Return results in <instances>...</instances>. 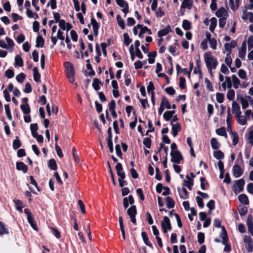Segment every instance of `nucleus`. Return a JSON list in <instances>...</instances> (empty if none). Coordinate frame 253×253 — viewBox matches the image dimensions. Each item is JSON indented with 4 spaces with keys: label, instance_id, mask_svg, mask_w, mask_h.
<instances>
[{
    "label": "nucleus",
    "instance_id": "bb28decb",
    "mask_svg": "<svg viewBox=\"0 0 253 253\" xmlns=\"http://www.w3.org/2000/svg\"><path fill=\"white\" fill-rule=\"evenodd\" d=\"M23 65V62L22 58L21 57L20 55H17L15 57V63L14 66L16 67L17 66L19 67H22Z\"/></svg>",
    "mask_w": 253,
    "mask_h": 253
},
{
    "label": "nucleus",
    "instance_id": "4be33fe9",
    "mask_svg": "<svg viewBox=\"0 0 253 253\" xmlns=\"http://www.w3.org/2000/svg\"><path fill=\"white\" fill-rule=\"evenodd\" d=\"M48 167L51 170H56L57 169L56 162L54 159H50L48 161Z\"/></svg>",
    "mask_w": 253,
    "mask_h": 253
},
{
    "label": "nucleus",
    "instance_id": "f704fd0d",
    "mask_svg": "<svg viewBox=\"0 0 253 253\" xmlns=\"http://www.w3.org/2000/svg\"><path fill=\"white\" fill-rule=\"evenodd\" d=\"M9 232L5 225L1 221H0V235L1 236L3 234H8Z\"/></svg>",
    "mask_w": 253,
    "mask_h": 253
},
{
    "label": "nucleus",
    "instance_id": "774afa93",
    "mask_svg": "<svg viewBox=\"0 0 253 253\" xmlns=\"http://www.w3.org/2000/svg\"><path fill=\"white\" fill-rule=\"evenodd\" d=\"M196 200L199 207L201 208H203L204 206L203 201L201 197L197 196L196 198Z\"/></svg>",
    "mask_w": 253,
    "mask_h": 253
},
{
    "label": "nucleus",
    "instance_id": "e2e57ef3",
    "mask_svg": "<svg viewBox=\"0 0 253 253\" xmlns=\"http://www.w3.org/2000/svg\"><path fill=\"white\" fill-rule=\"evenodd\" d=\"M24 92L26 93H29L32 92V87L29 83H27L25 84V87L24 89Z\"/></svg>",
    "mask_w": 253,
    "mask_h": 253
},
{
    "label": "nucleus",
    "instance_id": "1a4fd4ad",
    "mask_svg": "<svg viewBox=\"0 0 253 253\" xmlns=\"http://www.w3.org/2000/svg\"><path fill=\"white\" fill-rule=\"evenodd\" d=\"M91 24L92 25V28L94 34L97 36L98 34V29L99 26L96 20L93 17L91 18Z\"/></svg>",
    "mask_w": 253,
    "mask_h": 253
},
{
    "label": "nucleus",
    "instance_id": "338daca9",
    "mask_svg": "<svg viewBox=\"0 0 253 253\" xmlns=\"http://www.w3.org/2000/svg\"><path fill=\"white\" fill-rule=\"evenodd\" d=\"M248 44L249 50L253 48V36H250L248 40Z\"/></svg>",
    "mask_w": 253,
    "mask_h": 253
},
{
    "label": "nucleus",
    "instance_id": "cd10ccee",
    "mask_svg": "<svg viewBox=\"0 0 253 253\" xmlns=\"http://www.w3.org/2000/svg\"><path fill=\"white\" fill-rule=\"evenodd\" d=\"M232 80L233 84V87L237 89L238 88L239 85L240 84V81L235 75L232 76Z\"/></svg>",
    "mask_w": 253,
    "mask_h": 253
},
{
    "label": "nucleus",
    "instance_id": "79ce46f5",
    "mask_svg": "<svg viewBox=\"0 0 253 253\" xmlns=\"http://www.w3.org/2000/svg\"><path fill=\"white\" fill-rule=\"evenodd\" d=\"M176 69L177 71V74H179L180 72H181L184 75L187 74L188 75L189 72H188V70L186 68L182 69L178 64H177L176 65Z\"/></svg>",
    "mask_w": 253,
    "mask_h": 253
},
{
    "label": "nucleus",
    "instance_id": "7ed1b4c3",
    "mask_svg": "<svg viewBox=\"0 0 253 253\" xmlns=\"http://www.w3.org/2000/svg\"><path fill=\"white\" fill-rule=\"evenodd\" d=\"M170 155L171 156V162L176 164H179L183 159L181 153L178 151H171Z\"/></svg>",
    "mask_w": 253,
    "mask_h": 253
},
{
    "label": "nucleus",
    "instance_id": "052dcab7",
    "mask_svg": "<svg viewBox=\"0 0 253 253\" xmlns=\"http://www.w3.org/2000/svg\"><path fill=\"white\" fill-rule=\"evenodd\" d=\"M207 207L211 211L215 208V202L213 200H211L207 204Z\"/></svg>",
    "mask_w": 253,
    "mask_h": 253
},
{
    "label": "nucleus",
    "instance_id": "a18cd8bd",
    "mask_svg": "<svg viewBox=\"0 0 253 253\" xmlns=\"http://www.w3.org/2000/svg\"><path fill=\"white\" fill-rule=\"evenodd\" d=\"M117 4L121 7H128V3L124 0H116Z\"/></svg>",
    "mask_w": 253,
    "mask_h": 253
},
{
    "label": "nucleus",
    "instance_id": "20e7f679",
    "mask_svg": "<svg viewBox=\"0 0 253 253\" xmlns=\"http://www.w3.org/2000/svg\"><path fill=\"white\" fill-rule=\"evenodd\" d=\"M246 248L248 253L253 252V240L252 238L249 236L246 235L244 238Z\"/></svg>",
    "mask_w": 253,
    "mask_h": 253
},
{
    "label": "nucleus",
    "instance_id": "864d4df0",
    "mask_svg": "<svg viewBox=\"0 0 253 253\" xmlns=\"http://www.w3.org/2000/svg\"><path fill=\"white\" fill-rule=\"evenodd\" d=\"M148 126L149 127V129L147 130L146 134H145L146 135H148V133L149 132H153L155 130V128L153 126L151 121L150 120L148 121Z\"/></svg>",
    "mask_w": 253,
    "mask_h": 253
},
{
    "label": "nucleus",
    "instance_id": "37998d69",
    "mask_svg": "<svg viewBox=\"0 0 253 253\" xmlns=\"http://www.w3.org/2000/svg\"><path fill=\"white\" fill-rule=\"evenodd\" d=\"M227 97L229 100H233L235 97V91L233 89H230L227 93Z\"/></svg>",
    "mask_w": 253,
    "mask_h": 253
},
{
    "label": "nucleus",
    "instance_id": "9b49d317",
    "mask_svg": "<svg viewBox=\"0 0 253 253\" xmlns=\"http://www.w3.org/2000/svg\"><path fill=\"white\" fill-rule=\"evenodd\" d=\"M16 167L17 170H21L23 173H26L28 170V167L22 162H18L16 163Z\"/></svg>",
    "mask_w": 253,
    "mask_h": 253
},
{
    "label": "nucleus",
    "instance_id": "bf43d9fd",
    "mask_svg": "<svg viewBox=\"0 0 253 253\" xmlns=\"http://www.w3.org/2000/svg\"><path fill=\"white\" fill-rule=\"evenodd\" d=\"M5 75L9 79L12 78L14 75V71L12 70L9 69L5 71Z\"/></svg>",
    "mask_w": 253,
    "mask_h": 253
},
{
    "label": "nucleus",
    "instance_id": "39448f33",
    "mask_svg": "<svg viewBox=\"0 0 253 253\" xmlns=\"http://www.w3.org/2000/svg\"><path fill=\"white\" fill-rule=\"evenodd\" d=\"M233 174L236 178L240 177L244 172V169L238 165L235 164L233 166L232 168Z\"/></svg>",
    "mask_w": 253,
    "mask_h": 253
},
{
    "label": "nucleus",
    "instance_id": "c85d7f7f",
    "mask_svg": "<svg viewBox=\"0 0 253 253\" xmlns=\"http://www.w3.org/2000/svg\"><path fill=\"white\" fill-rule=\"evenodd\" d=\"M211 25L209 27V30L211 32H213L216 26L217 20L215 17H212L211 19Z\"/></svg>",
    "mask_w": 253,
    "mask_h": 253
},
{
    "label": "nucleus",
    "instance_id": "5fc2aeb1",
    "mask_svg": "<svg viewBox=\"0 0 253 253\" xmlns=\"http://www.w3.org/2000/svg\"><path fill=\"white\" fill-rule=\"evenodd\" d=\"M225 62L227 64V65L229 67H230L232 62V58L230 56V54L227 53L226 55V57L225 59Z\"/></svg>",
    "mask_w": 253,
    "mask_h": 253
},
{
    "label": "nucleus",
    "instance_id": "13d9d810",
    "mask_svg": "<svg viewBox=\"0 0 253 253\" xmlns=\"http://www.w3.org/2000/svg\"><path fill=\"white\" fill-rule=\"evenodd\" d=\"M232 137H233V141H232V144L234 146H235L239 141V136L237 132L233 133Z\"/></svg>",
    "mask_w": 253,
    "mask_h": 253
},
{
    "label": "nucleus",
    "instance_id": "4c0bfd02",
    "mask_svg": "<svg viewBox=\"0 0 253 253\" xmlns=\"http://www.w3.org/2000/svg\"><path fill=\"white\" fill-rule=\"evenodd\" d=\"M117 20L119 26L121 27V28L123 30L125 29V25L124 20L121 18V16L120 15H118L117 16Z\"/></svg>",
    "mask_w": 253,
    "mask_h": 253
},
{
    "label": "nucleus",
    "instance_id": "9d476101",
    "mask_svg": "<svg viewBox=\"0 0 253 253\" xmlns=\"http://www.w3.org/2000/svg\"><path fill=\"white\" fill-rule=\"evenodd\" d=\"M172 126V134L174 137H175L179 131L181 130L180 125L179 123H177L176 124L171 123Z\"/></svg>",
    "mask_w": 253,
    "mask_h": 253
},
{
    "label": "nucleus",
    "instance_id": "423d86ee",
    "mask_svg": "<svg viewBox=\"0 0 253 253\" xmlns=\"http://www.w3.org/2000/svg\"><path fill=\"white\" fill-rule=\"evenodd\" d=\"M232 111L235 114L236 117H238L242 114L239 105L235 101H233L232 103Z\"/></svg>",
    "mask_w": 253,
    "mask_h": 253
},
{
    "label": "nucleus",
    "instance_id": "6e6552de",
    "mask_svg": "<svg viewBox=\"0 0 253 253\" xmlns=\"http://www.w3.org/2000/svg\"><path fill=\"white\" fill-rule=\"evenodd\" d=\"M220 237L222 239V244L226 245L228 241V238L226 230L224 226L221 227V232L220 234Z\"/></svg>",
    "mask_w": 253,
    "mask_h": 253
},
{
    "label": "nucleus",
    "instance_id": "6e6d98bb",
    "mask_svg": "<svg viewBox=\"0 0 253 253\" xmlns=\"http://www.w3.org/2000/svg\"><path fill=\"white\" fill-rule=\"evenodd\" d=\"M161 103H163V106L164 107V106H165V107L167 109H170L171 108V106H170V103H169L168 99L164 96L163 97V100H162Z\"/></svg>",
    "mask_w": 253,
    "mask_h": 253
},
{
    "label": "nucleus",
    "instance_id": "49530a36",
    "mask_svg": "<svg viewBox=\"0 0 253 253\" xmlns=\"http://www.w3.org/2000/svg\"><path fill=\"white\" fill-rule=\"evenodd\" d=\"M4 108H5V113H6V116H7V118L9 120H11L12 119V115H11V113H10V110L9 105L8 104H5L4 105Z\"/></svg>",
    "mask_w": 253,
    "mask_h": 253
},
{
    "label": "nucleus",
    "instance_id": "7c9ffc66",
    "mask_svg": "<svg viewBox=\"0 0 253 253\" xmlns=\"http://www.w3.org/2000/svg\"><path fill=\"white\" fill-rule=\"evenodd\" d=\"M119 224H120V227L121 228V232L122 234V237H123V238L125 240L126 239L125 232V230H124V223H123V217L122 216L119 217Z\"/></svg>",
    "mask_w": 253,
    "mask_h": 253
},
{
    "label": "nucleus",
    "instance_id": "dca6fc26",
    "mask_svg": "<svg viewBox=\"0 0 253 253\" xmlns=\"http://www.w3.org/2000/svg\"><path fill=\"white\" fill-rule=\"evenodd\" d=\"M44 40L41 35H38L36 38V47H42L44 45Z\"/></svg>",
    "mask_w": 253,
    "mask_h": 253
},
{
    "label": "nucleus",
    "instance_id": "0eeeda50",
    "mask_svg": "<svg viewBox=\"0 0 253 253\" xmlns=\"http://www.w3.org/2000/svg\"><path fill=\"white\" fill-rule=\"evenodd\" d=\"M246 53V41H243L241 47L239 50V56L242 59H244Z\"/></svg>",
    "mask_w": 253,
    "mask_h": 253
},
{
    "label": "nucleus",
    "instance_id": "a211bd4d",
    "mask_svg": "<svg viewBox=\"0 0 253 253\" xmlns=\"http://www.w3.org/2000/svg\"><path fill=\"white\" fill-rule=\"evenodd\" d=\"M227 11L223 7L219 8L215 12V15L219 18L221 17L223 15L227 16Z\"/></svg>",
    "mask_w": 253,
    "mask_h": 253
},
{
    "label": "nucleus",
    "instance_id": "473e14b6",
    "mask_svg": "<svg viewBox=\"0 0 253 253\" xmlns=\"http://www.w3.org/2000/svg\"><path fill=\"white\" fill-rule=\"evenodd\" d=\"M182 26L185 30H189L192 28L191 23L186 19L183 20Z\"/></svg>",
    "mask_w": 253,
    "mask_h": 253
},
{
    "label": "nucleus",
    "instance_id": "4468645a",
    "mask_svg": "<svg viewBox=\"0 0 253 253\" xmlns=\"http://www.w3.org/2000/svg\"><path fill=\"white\" fill-rule=\"evenodd\" d=\"M141 236H142V239H143V240L144 243L148 247L153 249V245L151 243V242L149 241V239L147 236V233L145 232H142L141 233Z\"/></svg>",
    "mask_w": 253,
    "mask_h": 253
},
{
    "label": "nucleus",
    "instance_id": "680f3d73",
    "mask_svg": "<svg viewBox=\"0 0 253 253\" xmlns=\"http://www.w3.org/2000/svg\"><path fill=\"white\" fill-rule=\"evenodd\" d=\"M238 76L242 79H246L247 78L246 71L243 69H240L238 72Z\"/></svg>",
    "mask_w": 253,
    "mask_h": 253
},
{
    "label": "nucleus",
    "instance_id": "2eb2a0df",
    "mask_svg": "<svg viewBox=\"0 0 253 253\" xmlns=\"http://www.w3.org/2000/svg\"><path fill=\"white\" fill-rule=\"evenodd\" d=\"M127 213L129 217L136 216L137 214V210L135 206H131L127 210Z\"/></svg>",
    "mask_w": 253,
    "mask_h": 253
},
{
    "label": "nucleus",
    "instance_id": "0e129e2a",
    "mask_svg": "<svg viewBox=\"0 0 253 253\" xmlns=\"http://www.w3.org/2000/svg\"><path fill=\"white\" fill-rule=\"evenodd\" d=\"M210 46L213 49H215L216 48L217 42L215 39L212 38V40L209 41Z\"/></svg>",
    "mask_w": 253,
    "mask_h": 253
},
{
    "label": "nucleus",
    "instance_id": "ddd939ff",
    "mask_svg": "<svg viewBox=\"0 0 253 253\" xmlns=\"http://www.w3.org/2000/svg\"><path fill=\"white\" fill-rule=\"evenodd\" d=\"M103 83H102L98 78H94L93 80L92 87L96 91H98L100 86V85H103Z\"/></svg>",
    "mask_w": 253,
    "mask_h": 253
},
{
    "label": "nucleus",
    "instance_id": "6ab92c4d",
    "mask_svg": "<svg viewBox=\"0 0 253 253\" xmlns=\"http://www.w3.org/2000/svg\"><path fill=\"white\" fill-rule=\"evenodd\" d=\"M211 148L213 150H216L220 147V144L218 142L217 139L215 138H212L211 140Z\"/></svg>",
    "mask_w": 253,
    "mask_h": 253
},
{
    "label": "nucleus",
    "instance_id": "5701e85b",
    "mask_svg": "<svg viewBox=\"0 0 253 253\" xmlns=\"http://www.w3.org/2000/svg\"><path fill=\"white\" fill-rule=\"evenodd\" d=\"M20 108L24 114H29L31 112V109L28 104H21Z\"/></svg>",
    "mask_w": 253,
    "mask_h": 253
},
{
    "label": "nucleus",
    "instance_id": "c9c22d12",
    "mask_svg": "<svg viewBox=\"0 0 253 253\" xmlns=\"http://www.w3.org/2000/svg\"><path fill=\"white\" fill-rule=\"evenodd\" d=\"M21 145V142L18 136L16 137V139L13 141L12 147L13 149L17 150Z\"/></svg>",
    "mask_w": 253,
    "mask_h": 253
},
{
    "label": "nucleus",
    "instance_id": "4d7b16f0",
    "mask_svg": "<svg viewBox=\"0 0 253 253\" xmlns=\"http://www.w3.org/2000/svg\"><path fill=\"white\" fill-rule=\"evenodd\" d=\"M25 78V75L23 73H21L16 77V79L18 82L21 83L23 82Z\"/></svg>",
    "mask_w": 253,
    "mask_h": 253
},
{
    "label": "nucleus",
    "instance_id": "f3484780",
    "mask_svg": "<svg viewBox=\"0 0 253 253\" xmlns=\"http://www.w3.org/2000/svg\"><path fill=\"white\" fill-rule=\"evenodd\" d=\"M192 0H184L181 5V8H187L188 9H191L192 5Z\"/></svg>",
    "mask_w": 253,
    "mask_h": 253
},
{
    "label": "nucleus",
    "instance_id": "393cba45",
    "mask_svg": "<svg viewBox=\"0 0 253 253\" xmlns=\"http://www.w3.org/2000/svg\"><path fill=\"white\" fill-rule=\"evenodd\" d=\"M236 184L239 189L238 192L243 191L244 189V186L245 185L244 180L243 178H242L238 180H236Z\"/></svg>",
    "mask_w": 253,
    "mask_h": 253
},
{
    "label": "nucleus",
    "instance_id": "f03ea898",
    "mask_svg": "<svg viewBox=\"0 0 253 253\" xmlns=\"http://www.w3.org/2000/svg\"><path fill=\"white\" fill-rule=\"evenodd\" d=\"M65 66L67 71V77L69 82L73 83L75 81V71L73 65L70 62H66L65 63Z\"/></svg>",
    "mask_w": 253,
    "mask_h": 253
},
{
    "label": "nucleus",
    "instance_id": "8fccbe9b",
    "mask_svg": "<svg viewBox=\"0 0 253 253\" xmlns=\"http://www.w3.org/2000/svg\"><path fill=\"white\" fill-rule=\"evenodd\" d=\"M107 166H108V169H109V173H110V175H111V180L112 181V182H113L114 185H116V183L115 180L114 176V174H113V171H112V168H111V167L110 166V163H109V162H107Z\"/></svg>",
    "mask_w": 253,
    "mask_h": 253
},
{
    "label": "nucleus",
    "instance_id": "de8ad7c7",
    "mask_svg": "<svg viewBox=\"0 0 253 253\" xmlns=\"http://www.w3.org/2000/svg\"><path fill=\"white\" fill-rule=\"evenodd\" d=\"M240 101L242 104V108L243 109H245L248 107L249 103L247 99L244 98L243 97H241L240 98Z\"/></svg>",
    "mask_w": 253,
    "mask_h": 253
},
{
    "label": "nucleus",
    "instance_id": "ea45409f",
    "mask_svg": "<svg viewBox=\"0 0 253 253\" xmlns=\"http://www.w3.org/2000/svg\"><path fill=\"white\" fill-rule=\"evenodd\" d=\"M123 37L124 39V44L126 46H128L132 42V39L129 38V35L127 33H124Z\"/></svg>",
    "mask_w": 253,
    "mask_h": 253
},
{
    "label": "nucleus",
    "instance_id": "aec40b11",
    "mask_svg": "<svg viewBox=\"0 0 253 253\" xmlns=\"http://www.w3.org/2000/svg\"><path fill=\"white\" fill-rule=\"evenodd\" d=\"M166 201L167 202V207L168 209H172L174 208L175 206V202L171 197H167L166 198Z\"/></svg>",
    "mask_w": 253,
    "mask_h": 253
},
{
    "label": "nucleus",
    "instance_id": "e433bc0d",
    "mask_svg": "<svg viewBox=\"0 0 253 253\" xmlns=\"http://www.w3.org/2000/svg\"><path fill=\"white\" fill-rule=\"evenodd\" d=\"M216 133H217V134L220 136H224L226 138L227 137L225 128L224 127H221L218 129H217L216 130Z\"/></svg>",
    "mask_w": 253,
    "mask_h": 253
},
{
    "label": "nucleus",
    "instance_id": "a878e982",
    "mask_svg": "<svg viewBox=\"0 0 253 253\" xmlns=\"http://www.w3.org/2000/svg\"><path fill=\"white\" fill-rule=\"evenodd\" d=\"M178 192L181 198L186 199L188 198V192L185 188L183 187L181 190H178Z\"/></svg>",
    "mask_w": 253,
    "mask_h": 253
},
{
    "label": "nucleus",
    "instance_id": "72a5a7b5",
    "mask_svg": "<svg viewBox=\"0 0 253 253\" xmlns=\"http://www.w3.org/2000/svg\"><path fill=\"white\" fill-rule=\"evenodd\" d=\"M238 123L241 125H245L247 124V119L244 116L240 115L238 117H236Z\"/></svg>",
    "mask_w": 253,
    "mask_h": 253
},
{
    "label": "nucleus",
    "instance_id": "f8f14e48",
    "mask_svg": "<svg viewBox=\"0 0 253 253\" xmlns=\"http://www.w3.org/2000/svg\"><path fill=\"white\" fill-rule=\"evenodd\" d=\"M170 31H171L170 27L169 25H168V26H167V27L165 28L160 30L158 32V37L161 38L163 36L168 35Z\"/></svg>",
    "mask_w": 253,
    "mask_h": 253
},
{
    "label": "nucleus",
    "instance_id": "09e8293b",
    "mask_svg": "<svg viewBox=\"0 0 253 253\" xmlns=\"http://www.w3.org/2000/svg\"><path fill=\"white\" fill-rule=\"evenodd\" d=\"M205 241V234L202 232L198 233V242L200 244H202Z\"/></svg>",
    "mask_w": 253,
    "mask_h": 253
},
{
    "label": "nucleus",
    "instance_id": "b1692460",
    "mask_svg": "<svg viewBox=\"0 0 253 253\" xmlns=\"http://www.w3.org/2000/svg\"><path fill=\"white\" fill-rule=\"evenodd\" d=\"M34 79L36 82H41V75L38 72L37 67H35L33 69Z\"/></svg>",
    "mask_w": 253,
    "mask_h": 253
},
{
    "label": "nucleus",
    "instance_id": "69168bd1",
    "mask_svg": "<svg viewBox=\"0 0 253 253\" xmlns=\"http://www.w3.org/2000/svg\"><path fill=\"white\" fill-rule=\"evenodd\" d=\"M179 81H180V83H179V87L181 89H184L185 87H186V85H185V79L183 77H180L179 78Z\"/></svg>",
    "mask_w": 253,
    "mask_h": 253
},
{
    "label": "nucleus",
    "instance_id": "2f4dec72",
    "mask_svg": "<svg viewBox=\"0 0 253 253\" xmlns=\"http://www.w3.org/2000/svg\"><path fill=\"white\" fill-rule=\"evenodd\" d=\"M28 221L31 225V227L35 230L38 231V228L37 226L36 223L34 220V218L33 216H30L29 217L27 218Z\"/></svg>",
    "mask_w": 253,
    "mask_h": 253
},
{
    "label": "nucleus",
    "instance_id": "c756f323",
    "mask_svg": "<svg viewBox=\"0 0 253 253\" xmlns=\"http://www.w3.org/2000/svg\"><path fill=\"white\" fill-rule=\"evenodd\" d=\"M146 32L149 35H151L152 34L150 29H148L146 26H144V28L140 30V33L138 34V37L140 38H142L143 37V35L145 34Z\"/></svg>",
    "mask_w": 253,
    "mask_h": 253
},
{
    "label": "nucleus",
    "instance_id": "f257e3e1",
    "mask_svg": "<svg viewBox=\"0 0 253 253\" xmlns=\"http://www.w3.org/2000/svg\"><path fill=\"white\" fill-rule=\"evenodd\" d=\"M204 60L209 72L211 70L215 69L218 64V62L215 57L212 55L211 52H206L204 54Z\"/></svg>",
    "mask_w": 253,
    "mask_h": 253
},
{
    "label": "nucleus",
    "instance_id": "3c124183",
    "mask_svg": "<svg viewBox=\"0 0 253 253\" xmlns=\"http://www.w3.org/2000/svg\"><path fill=\"white\" fill-rule=\"evenodd\" d=\"M143 143L147 148H150L151 146V140L149 137L144 138Z\"/></svg>",
    "mask_w": 253,
    "mask_h": 253
},
{
    "label": "nucleus",
    "instance_id": "c03bdc74",
    "mask_svg": "<svg viewBox=\"0 0 253 253\" xmlns=\"http://www.w3.org/2000/svg\"><path fill=\"white\" fill-rule=\"evenodd\" d=\"M217 101L219 103H222L224 99V95L223 93L217 92L216 94Z\"/></svg>",
    "mask_w": 253,
    "mask_h": 253
},
{
    "label": "nucleus",
    "instance_id": "603ef678",
    "mask_svg": "<svg viewBox=\"0 0 253 253\" xmlns=\"http://www.w3.org/2000/svg\"><path fill=\"white\" fill-rule=\"evenodd\" d=\"M194 181L193 180L190 181L184 180L183 185L184 186L187 187L190 190H192V186L193 185Z\"/></svg>",
    "mask_w": 253,
    "mask_h": 253
},
{
    "label": "nucleus",
    "instance_id": "58836bf2",
    "mask_svg": "<svg viewBox=\"0 0 253 253\" xmlns=\"http://www.w3.org/2000/svg\"><path fill=\"white\" fill-rule=\"evenodd\" d=\"M213 156L216 159L218 160L222 159L224 157V153L220 150H217L214 151L213 152Z\"/></svg>",
    "mask_w": 253,
    "mask_h": 253
},
{
    "label": "nucleus",
    "instance_id": "412c9836",
    "mask_svg": "<svg viewBox=\"0 0 253 253\" xmlns=\"http://www.w3.org/2000/svg\"><path fill=\"white\" fill-rule=\"evenodd\" d=\"M239 201L244 205H248L249 203L248 198L246 194H242L238 197Z\"/></svg>",
    "mask_w": 253,
    "mask_h": 253
},
{
    "label": "nucleus",
    "instance_id": "a19ab883",
    "mask_svg": "<svg viewBox=\"0 0 253 253\" xmlns=\"http://www.w3.org/2000/svg\"><path fill=\"white\" fill-rule=\"evenodd\" d=\"M15 205L16 206V209L19 211L20 212H22V203L21 201L18 200H13Z\"/></svg>",
    "mask_w": 253,
    "mask_h": 253
}]
</instances>
